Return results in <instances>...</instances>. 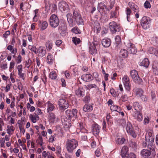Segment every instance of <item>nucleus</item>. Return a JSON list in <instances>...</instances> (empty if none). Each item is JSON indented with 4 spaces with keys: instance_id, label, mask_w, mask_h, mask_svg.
<instances>
[{
    "instance_id": "nucleus-28",
    "label": "nucleus",
    "mask_w": 158,
    "mask_h": 158,
    "mask_svg": "<svg viewBox=\"0 0 158 158\" xmlns=\"http://www.w3.org/2000/svg\"><path fill=\"white\" fill-rule=\"evenodd\" d=\"M148 52L150 53L154 54L158 57V49H155L153 47H150L149 48Z\"/></svg>"
},
{
    "instance_id": "nucleus-18",
    "label": "nucleus",
    "mask_w": 158,
    "mask_h": 158,
    "mask_svg": "<svg viewBox=\"0 0 158 158\" xmlns=\"http://www.w3.org/2000/svg\"><path fill=\"white\" fill-rule=\"evenodd\" d=\"M81 79L84 81L88 82L93 80V77L89 74H84L81 76Z\"/></svg>"
},
{
    "instance_id": "nucleus-24",
    "label": "nucleus",
    "mask_w": 158,
    "mask_h": 158,
    "mask_svg": "<svg viewBox=\"0 0 158 158\" xmlns=\"http://www.w3.org/2000/svg\"><path fill=\"white\" fill-rule=\"evenodd\" d=\"M149 62L147 58H144L139 64L140 66H143L146 68H148L149 65Z\"/></svg>"
},
{
    "instance_id": "nucleus-55",
    "label": "nucleus",
    "mask_w": 158,
    "mask_h": 158,
    "mask_svg": "<svg viewBox=\"0 0 158 158\" xmlns=\"http://www.w3.org/2000/svg\"><path fill=\"white\" fill-rule=\"evenodd\" d=\"M90 100V98L89 95H86L83 98V101L86 103L88 102Z\"/></svg>"
},
{
    "instance_id": "nucleus-5",
    "label": "nucleus",
    "mask_w": 158,
    "mask_h": 158,
    "mask_svg": "<svg viewBox=\"0 0 158 158\" xmlns=\"http://www.w3.org/2000/svg\"><path fill=\"white\" fill-rule=\"evenodd\" d=\"M77 110L76 109H73L72 110L68 109L65 112V114L68 119L74 120L77 118Z\"/></svg>"
},
{
    "instance_id": "nucleus-42",
    "label": "nucleus",
    "mask_w": 158,
    "mask_h": 158,
    "mask_svg": "<svg viewBox=\"0 0 158 158\" xmlns=\"http://www.w3.org/2000/svg\"><path fill=\"white\" fill-rule=\"evenodd\" d=\"M66 29V27L64 25H62L58 27V29L59 32L61 34L62 32L63 33L65 32Z\"/></svg>"
},
{
    "instance_id": "nucleus-11",
    "label": "nucleus",
    "mask_w": 158,
    "mask_h": 158,
    "mask_svg": "<svg viewBox=\"0 0 158 158\" xmlns=\"http://www.w3.org/2000/svg\"><path fill=\"white\" fill-rule=\"evenodd\" d=\"M126 129L129 135L131 136L134 138H136L137 136L136 134L135 133L131 123L129 122L127 123Z\"/></svg>"
},
{
    "instance_id": "nucleus-31",
    "label": "nucleus",
    "mask_w": 158,
    "mask_h": 158,
    "mask_svg": "<svg viewBox=\"0 0 158 158\" xmlns=\"http://www.w3.org/2000/svg\"><path fill=\"white\" fill-rule=\"evenodd\" d=\"M53 61L54 58L53 56L51 53H48L47 57V63L49 64H52L53 62Z\"/></svg>"
},
{
    "instance_id": "nucleus-62",
    "label": "nucleus",
    "mask_w": 158,
    "mask_h": 158,
    "mask_svg": "<svg viewBox=\"0 0 158 158\" xmlns=\"http://www.w3.org/2000/svg\"><path fill=\"white\" fill-rule=\"evenodd\" d=\"M5 139L4 138H2L0 140V147H5Z\"/></svg>"
},
{
    "instance_id": "nucleus-58",
    "label": "nucleus",
    "mask_w": 158,
    "mask_h": 158,
    "mask_svg": "<svg viewBox=\"0 0 158 158\" xmlns=\"http://www.w3.org/2000/svg\"><path fill=\"white\" fill-rule=\"evenodd\" d=\"M31 61L30 59H28L26 61L25 66L27 68H29L31 64Z\"/></svg>"
},
{
    "instance_id": "nucleus-21",
    "label": "nucleus",
    "mask_w": 158,
    "mask_h": 158,
    "mask_svg": "<svg viewBox=\"0 0 158 158\" xmlns=\"http://www.w3.org/2000/svg\"><path fill=\"white\" fill-rule=\"evenodd\" d=\"M46 104L47 107V111L48 113L52 111L55 108L54 105L49 101H48L46 103Z\"/></svg>"
},
{
    "instance_id": "nucleus-8",
    "label": "nucleus",
    "mask_w": 158,
    "mask_h": 158,
    "mask_svg": "<svg viewBox=\"0 0 158 158\" xmlns=\"http://www.w3.org/2000/svg\"><path fill=\"white\" fill-rule=\"evenodd\" d=\"M125 44L127 47V50L130 53L135 54L137 52V49L134 44L129 41L124 42Z\"/></svg>"
},
{
    "instance_id": "nucleus-34",
    "label": "nucleus",
    "mask_w": 158,
    "mask_h": 158,
    "mask_svg": "<svg viewBox=\"0 0 158 158\" xmlns=\"http://www.w3.org/2000/svg\"><path fill=\"white\" fill-rule=\"evenodd\" d=\"M93 107L91 105L86 104L83 107V110L85 112H89L93 110Z\"/></svg>"
},
{
    "instance_id": "nucleus-43",
    "label": "nucleus",
    "mask_w": 158,
    "mask_h": 158,
    "mask_svg": "<svg viewBox=\"0 0 158 158\" xmlns=\"http://www.w3.org/2000/svg\"><path fill=\"white\" fill-rule=\"evenodd\" d=\"M79 128L80 130V131L82 133H87L88 131L84 128L83 126L82 123H79Z\"/></svg>"
},
{
    "instance_id": "nucleus-37",
    "label": "nucleus",
    "mask_w": 158,
    "mask_h": 158,
    "mask_svg": "<svg viewBox=\"0 0 158 158\" xmlns=\"http://www.w3.org/2000/svg\"><path fill=\"white\" fill-rule=\"evenodd\" d=\"M47 50L50 51L52 48V43L51 41H48L46 42L45 44Z\"/></svg>"
},
{
    "instance_id": "nucleus-17",
    "label": "nucleus",
    "mask_w": 158,
    "mask_h": 158,
    "mask_svg": "<svg viewBox=\"0 0 158 158\" xmlns=\"http://www.w3.org/2000/svg\"><path fill=\"white\" fill-rule=\"evenodd\" d=\"M76 94L78 96L80 97H83L85 94V90L82 87H80L75 92Z\"/></svg>"
},
{
    "instance_id": "nucleus-48",
    "label": "nucleus",
    "mask_w": 158,
    "mask_h": 158,
    "mask_svg": "<svg viewBox=\"0 0 158 158\" xmlns=\"http://www.w3.org/2000/svg\"><path fill=\"white\" fill-rule=\"evenodd\" d=\"M49 77L52 79H55L57 77L56 73L55 72H52L49 74Z\"/></svg>"
},
{
    "instance_id": "nucleus-45",
    "label": "nucleus",
    "mask_w": 158,
    "mask_h": 158,
    "mask_svg": "<svg viewBox=\"0 0 158 158\" xmlns=\"http://www.w3.org/2000/svg\"><path fill=\"white\" fill-rule=\"evenodd\" d=\"M28 48L29 50L34 52L35 54L38 53V49L35 47L29 45Z\"/></svg>"
},
{
    "instance_id": "nucleus-23",
    "label": "nucleus",
    "mask_w": 158,
    "mask_h": 158,
    "mask_svg": "<svg viewBox=\"0 0 158 158\" xmlns=\"http://www.w3.org/2000/svg\"><path fill=\"white\" fill-rule=\"evenodd\" d=\"M38 51L41 57L44 56L46 54V50L45 48L43 47H40L38 49Z\"/></svg>"
},
{
    "instance_id": "nucleus-6",
    "label": "nucleus",
    "mask_w": 158,
    "mask_h": 158,
    "mask_svg": "<svg viewBox=\"0 0 158 158\" xmlns=\"http://www.w3.org/2000/svg\"><path fill=\"white\" fill-rule=\"evenodd\" d=\"M49 20L50 25L52 27L56 28L59 25V19L55 15H52L50 16Z\"/></svg>"
},
{
    "instance_id": "nucleus-63",
    "label": "nucleus",
    "mask_w": 158,
    "mask_h": 158,
    "mask_svg": "<svg viewBox=\"0 0 158 158\" xmlns=\"http://www.w3.org/2000/svg\"><path fill=\"white\" fill-rule=\"evenodd\" d=\"M2 88L4 89H5V92H7L10 89V85L9 84H8L6 87H2Z\"/></svg>"
},
{
    "instance_id": "nucleus-50",
    "label": "nucleus",
    "mask_w": 158,
    "mask_h": 158,
    "mask_svg": "<svg viewBox=\"0 0 158 158\" xmlns=\"http://www.w3.org/2000/svg\"><path fill=\"white\" fill-rule=\"evenodd\" d=\"M131 13V11L130 8H127L126 11V14L127 15V19L128 21L130 22V16Z\"/></svg>"
},
{
    "instance_id": "nucleus-2",
    "label": "nucleus",
    "mask_w": 158,
    "mask_h": 158,
    "mask_svg": "<svg viewBox=\"0 0 158 158\" xmlns=\"http://www.w3.org/2000/svg\"><path fill=\"white\" fill-rule=\"evenodd\" d=\"M154 136L152 131H148L145 135V141H143V146L144 148L146 147L148 145V147L150 149L154 150L156 146L154 143Z\"/></svg>"
},
{
    "instance_id": "nucleus-4",
    "label": "nucleus",
    "mask_w": 158,
    "mask_h": 158,
    "mask_svg": "<svg viewBox=\"0 0 158 158\" xmlns=\"http://www.w3.org/2000/svg\"><path fill=\"white\" fill-rule=\"evenodd\" d=\"M58 105L59 106L60 110L61 111H64L69 107V105L67 99L65 98L59 99Z\"/></svg>"
},
{
    "instance_id": "nucleus-3",
    "label": "nucleus",
    "mask_w": 158,
    "mask_h": 158,
    "mask_svg": "<svg viewBox=\"0 0 158 158\" xmlns=\"http://www.w3.org/2000/svg\"><path fill=\"white\" fill-rule=\"evenodd\" d=\"M78 145V142L75 139H69L66 142L65 147L67 151L69 153H72L73 150Z\"/></svg>"
},
{
    "instance_id": "nucleus-56",
    "label": "nucleus",
    "mask_w": 158,
    "mask_h": 158,
    "mask_svg": "<svg viewBox=\"0 0 158 158\" xmlns=\"http://www.w3.org/2000/svg\"><path fill=\"white\" fill-rule=\"evenodd\" d=\"M110 93L114 97H115L117 95L116 92L113 88L110 89Z\"/></svg>"
},
{
    "instance_id": "nucleus-14",
    "label": "nucleus",
    "mask_w": 158,
    "mask_h": 158,
    "mask_svg": "<svg viewBox=\"0 0 158 158\" xmlns=\"http://www.w3.org/2000/svg\"><path fill=\"white\" fill-rule=\"evenodd\" d=\"M132 115L139 122H141L143 120V115L140 111H135L132 114Z\"/></svg>"
},
{
    "instance_id": "nucleus-46",
    "label": "nucleus",
    "mask_w": 158,
    "mask_h": 158,
    "mask_svg": "<svg viewBox=\"0 0 158 158\" xmlns=\"http://www.w3.org/2000/svg\"><path fill=\"white\" fill-rule=\"evenodd\" d=\"M72 31L76 34H79L81 33L80 29L77 27H75L72 29Z\"/></svg>"
},
{
    "instance_id": "nucleus-49",
    "label": "nucleus",
    "mask_w": 158,
    "mask_h": 158,
    "mask_svg": "<svg viewBox=\"0 0 158 158\" xmlns=\"http://www.w3.org/2000/svg\"><path fill=\"white\" fill-rule=\"evenodd\" d=\"M129 145L131 147L133 148H135L136 147V143L133 140H131L129 142Z\"/></svg>"
},
{
    "instance_id": "nucleus-33",
    "label": "nucleus",
    "mask_w": 158,
    "mask_h": 158,
    "mask_svg": "<svg viewBox=\"0 0 158 158\" xmlns=\"http://www.w3.org/2000/svg\"><path fill=\"white\" fill-rule=\"evenodd\" d=\"M128 151V148L126 146L123 147L121 150V153L122 156H127V153Z\"/></svg>"
},
{
    "instance_id": "nucleus-52",
    "label": "nucleus",
    "mask_w": 158,
    "mask_h": 158,
    "mask_svg": "<svg viewBox=\"0 0 158 158\" xmlns=\"http://www.w3.org/2000/svg\"><path fill=\"white\" fill-rule=\"evenodd\" d=\"M61 147L60 146H57L56 148V153L59 156L61 155Z\"/></svg>"
},
{
    "instance_id": "nucleus-47",
    "label": "nucleus",
    "mask_w": 158,
    "mask_h": 158,
    "mask_svg": "<svg viewBox=\"0 0 158 158\" xmlns=\"http://www.w3.org/2000/svg\"><path fill=\"white\" fill-rule=\"evenodd\" d=\"M125 141V139L123 137L118 138L117 140V143L118 144L121 145L123 144Z\"/></svg>"
},
{
    "instance_id": "nucleus-13",
    "label": "nucleus",
    "mask_w": 158,
    "mask_h": 158,
    "mask_svg": "<svg viewBox=\"0 0 158 158\" xmlns=\"http://www.w3.org/2000/svg\"><path fill=\"white\" fill-rule=\"evenodd\" d=\"M93 45H91L89 47V52L90 54L93 55L97 53L96 47L98 46V42H93Z\"/></svg>"
},
{
    "instance_id": "nucleus-44",
    "label": "nucleus",
    "mask_w": 158,
    "mask_h": 158,
    "mask_svg": "<svg viewBox=\"0 0 158 158\" xmlns=\"http://www.w3.org/2000/svg\"><path fill=\"white\" fill-rule=\"evenodd\" d=\"M72 41L75 45L79 44L81 41L80 39L77 38L76 37H73L72 38Z\"/></svg>"
},
{
    "instance_id": "nucleus-60",
    "label": "nucleus",
    "mask_w": 158,
    "mask_h": 158,
    "mask_svg": "<svg viewBox=\"0 0 158 158\" xmlns=\"http://www.w3.org/2000/svg\"><path fill=\"white\" fill-rule=\"evenodd\" d=\"M144 6L146 8H150L151 7V5L150 3L148 1H146L145 2L144 4Z\"/></svg>"
},
{
    "instance_id": "nucleus-35",
    "label": "nucleus",
    "mask_w": 158,
    "mask_h": 158,
    "mask_svg": "<svg viewBox=\"0 0 158 158\" xmlns=\"http://www.w3.org/2000/svg\"><path fill=\"white\" fill-rule=\"evenodd\" d=\"M130 75L133 80L139 76L137 72L135 70H133L131 71Z\"/></svg>"
},
{
    "instance_id": "nucleus-61",
    "label": "nucleus",
    "mask_w": 158,
    "mask_h": 158,
    "mask_svg": "<svg viewBox=\"0 0 158 158\" xmlns=\"http://www.w3.org/2000/svg\"><path fill=\"white\" fill-rule=\"evenodd\" d=\"M117 14L116 12L114 11H111L110 13V18H116V15Z\"/></svg>"
},
{
    "instance_id": "nucleus-54",
    "label": "nucleus",
    "mask_w": 158,
    "mask_h": 158,
    "mask_svg": "<svg viewBox=\"0 0 158 158\" xmlns=\"http://www.w3.org/2000/svg\"><path fill=\"white\" fill-rule=\"evenodd\" d=\"M22 56L19 54V55L15 59L17 64H19L22 61Z\"/></svg>"
},
{
    "instance_id": "nucleus-38",
    "label": "nucleus",
    "mask_w": 158,
    "mask_h": 158,
    "mask_svg": "<svg viewBox=\"0 0 158 158\" xmlns=\"http://www.w3.org/2000/svg\"><path fill=\"white\" fill-rule=\"evenodd\" d=\"M135 93L138 97H140L143 94V91L142 89L138 88L136 89Z\"/></svg>"
},
{
    "instance_id": "nucleus-51",
    "label": "nucleus",
    "mask_w": 158,
    "mask_h": 158,
    "mask_svg": "<svg viewBox=\"0 0 158 158\" xmlns=\"http://www.w3.org/2000/svg\"><path fill=\"white\" fill-rule=\"evenodd\" d=\"M48 24L47 22L46 21H44L42 23L41 29L43 30L45 29L47 27Z\"/></svg>"
},
{
    "instance_id": "nucleus-22",
    "label": "nucleus",
    "mask_w": 158,
    "mask_h": 158,
    "mask_svg": "<svg viewBox=\"0 0 158 158\" xmlns=\"http://www.w3.org/2000/svg\"><path fill=\"white\" fill-rule=\"evenodd\" d=\"M129 5L130 8L134 10L135 12L138 13L139 11V8L138 6L132 2H129Z\"/></svg>"
},
{
    "instance_id": "nucleus-40",
    "label": "nucleus",
    "mask_w": 158,
    "mask_h": 158,
    "mask_svg": "<svg viewBox=\"0 0 158 158\" xmlns=\"http://www.w3.org/2000/svg\"><path fill=\"white\" fill-rule=\"evenodd\" d=\"M133 81L136 83H137L139 84H142L143 82V80L139 76H138L136 78L133 80Z\"/></svg>"
},
{
    "instance_id": "nucleus-9",
    "label": "nucleus",
    "mask_w": 158,
    "mask_h": 158,
    "mask_svg": "<svg viewBox=\"0 0 158 158\" xmlns=\"http://www.w3.org/2000/svg\"><path fill=\"white\" fill-rule=\"evenodd\" d=\"M147 149H143L141 152V154L142 156L143 157H148L150 156L151 154V153L153 152L152 153V154L153 155V156H155L156 153L154 152L155 151V148H154V150L150 149L148 147V145H147Z\"/></svg>"
},
{
    "instance_id": "nucleus-25",
    "label": "nucleus",
    "mask_w": 158,
    "mask_h": 158,
    "mask_svg": "<svg viewBox=\"0 0 158 158\" xmlns=\"http://www.w3.org/2000/svg\"><path fill=\"white\" fill-rule=\"evenodd\" d=\"M92 27L94 28L95 31H96L97 33H99L101 30V27L99 23L94 22Z\"/></svg>"
},
{
    "instance_id": "nucleus-10",
    "label": "nucleus",
    "mask_w": 158,
    "mask_h": 158,
    "mask_svg": "<svg viewBox=\"0 0 158 158\" xmlns=\"http://www.w3.org/2000/svg\"><path fill=\"white\" fill-rule=\"evenodd\" d=\"M150 23V18L146 16H143L141 20V25L144 29H147L149 27V24Z\"/></svg>"
},
{
    "instance_id": "nucleus-19",
    "label": "nucleus",
    "mask_w": 158,
    "mask_h": 158,
    "mask_svg": "<svg viewBox=\"0 0 158 158\" xmlns=\"http://www.w3.org/2000/svg\"><path fill=\"white\" fill-rule=\"evenodd\" d=\"M102 44L104 47H108L110 45V40L109 39H104L102 40Z\"/></svg>"
},
{
    "instance_id": "nucleus-1",
    "label": "nucleus",
    "mask_w": 158,
    "mask_h": 158,
    "mask_svg": "<svg viewBox=\"0 0 158 158\" xmlns=\"http://www.w3.org/2000/svg\"><path fill=\"white\" fill-rule=\"evenodd\" d=\"M67 20L69 26L73 27L76 23L78 25H82L84 23V21L78 11L77 10L73 11V16L72 18L71 14L68 13L67 15Z\"/></svg>"
},
{
    "instance_id": "nucleus-57",
    "label": "nucleus",
    "mask_w": 158,
    "mask_h": 158,
    "mask_svg": "<svg viewBox=\"0 0 158 158\" xmlns=\"http://www.w3.org/2000/svg\"><path fill=\"white\" fill-rule=\"evenodd\" d=\"M29 118L31 121L34 123H35L36 122V120L35 118V117L32 114H30L29 115Z\"/></svg>"
},
{
    "instance_id": "nucleus-32",
    "label": "nucleus",
    "mask_w": 158,
    "mask_h": 158,
    "mask_svg": "<svg viewBox=\"0 0 158 158\" xmlns=\"http://www.w3.org/2000/svg\"><path fill=\"white\" fill-rule=\"evenodd\" d=\"M56 118L55 115L53 113H50L48 116V119L51 123H54Z\"/></svg>"
},
{
    "instance_id": "nucleus-15",
    "label": "nucleus",
    "mask_w": 158,
    "mask_h": 158,
    "mask_svg": "<svg viewBox=\"0 0 158 158\" xmlns=\"http://www.w3.org/2000/svg\"><path fill=\"white\" fill-rule=\"evenodd\" d=\"M93 134L95 135H98L100 132V127L96 123L94 124L92 126Z\"/></svg>"
},
{
    "instance_id": "nucleus-20",
    "label": "nucleus",
    "mask_w": 158,
    "mask_h": 158,
    "mask_svg": "<svg viewBox=\"0 0 158 158\" xmlns=\"http://www.w3.org/2000/svg\"><path fill=\"white\" fill-rule=\"evenodd\" d=\"M133 106L136 111H139L142 108V106L139 102H135L133 103Z\"/></svg>"
},
{
    "instance_id": "nucleus-41",
    "label": "nucleus",
    "mask_w": 158,
    "mask_h": 158,
    "mask_svg": "<svg viewBox=\"0 0 158 158\" xmlns=\"http://www.w3.org/2000/svg\"><path fill=\"white\" fill-rule=\"evenodd\" d=\"M6 131L8 134L9 135L11 134L10 133L12 131L13 132L15 130V128L13 126H10L8 125L7 126Z\"/></svg>"
},
{
    "instance_id": "nucleus-39",
    "label": "nucleus",
    "mask_w": 158,
    "mask_h": 158,
    "mask_svg": "<svg viewBox=\"0 0 158 158\" xmlns=\"http://www.w3.org/2000/svg\"><path fill=\"white\" fill-rule=\"evenodd\" d=\"M98 9H102L103 10L104 9H106L108 10H109L108 9L106 6L102 2H100L98 4Z\"/></svg>"
},
{
    "instance_id": "nucleus-26",
    "label": "nucleus",
    "mask_w": 158,
    "mask_h": 158,
    "mask_svg": "<svg viewBox=\"0 0 158 158\" xmlns=\"http://www.w3.org/2000/svg\"><path fill=\"white\" fill-rule=\"evenodd\" d=\"M17 69L18 71V75L19 77L23 79L24 80L25 77H24V74L22 73V65L21 64L19 65L17 67Z\"/></svg>"
},
{
    "instance_id": "nucleus-53",
    "label": "nucleus",
    "mask_w": 158,
    "mask_h": 158,
    "mask_svg": "<svg viewBox=\"0 0 158 158\" xmlns=\"http://www.w3.org/2000/svg\"><path fill=\"white\" fill-rule=\"evenodd\" d=\"M19 121H18V123L19 124V126L20 130V131L21 132H22L23 134H24L25 133V129L24 128L22 127V125L19 123Z\"/></svg>"
},
{
    "instance_id": "nucleus-29",
    "label": "nucleus",
    "mask_w": 158,
    "mask_h": 158,
    "mask_svg": "<svg viewBox=\"0 0 158 158\" xmlns=\"http://www.w3.org/2000/svg\"><path fill=\"white\" fill-rule=\"evenodd\" d=\"M119 54L124 58L127 57L128 55V51L124 49H122L120 51Z\"/></svg>"
},
{
    "instance_id": "nucleus-7",
    "label": "nucleus",
    "mask_w": 158,
    "mask_h": 158,
    "mask_svg": "<svg viewBox=\"0 0 158 158\" xmlns=\"http://www.w3.org/2000/svg\"><path fill=\"white\" fill-rule=\"evenodd\" d=\"M110 30L112 34L115 33L116 32H119L120 30L119 25L114 21H112L109 23Z\"/></svg>"
},
{
    "instance_id": "nucleus-27",
    "label": "nucleus",
    "mask_w": 158,
    "mask_h": 158,
    "mask_svg": "<svg viewBox=\"0 0 158 158\" xmlns=\"http://www.w3.org/2000/svg\"><path fill=\"white\" fill-rule=\"evenodd\" d=\"M115 42L116 44V47L117 48H120L121 40V37L119 35H116L115 38Z\"/></svg>"
},
{
    "instance_id": "nucleus-30",
    "label": "nucleus",
    "mask_w": 158,
    "mask_h": 158,
    "mask_svg": "<svg viewBox=\"0 0 158 158\" xmlns=\"http://www.w3.org/2000/svg\"><path fill=\"white\" fill-rule=\"evenodd\" d=\"M7 49L10 51L11 53L15 55L17 52V49L16 48H14L13 46L11 45H9L7 48Z\"/></svg>"
},
{
    "instance_id": "nucleus-59",
    "label": "nucleus",
    "mask_w": 158,
    "mask_h": 158,
    "mask_svg": "<svg viewBox=\"0 0 158 158\" xmlns=\"http://www.w3.org/2000/svg\"><path fill=\"white\" fill-rule=\"evenodd\" d=\"M128 99V97L126 95H122L121 98V100L124 102L127 101Z\"/></svg>"
},
{
    "instance_id": "nucleus-36",
    "label": "nucleus",
    "mask_w": 158,
    "mask_h": 158,
    "mask_svg": "<svg viewBox=\"0 0 158 158\" xmlns=\"http://www.w3.org/2000/svg\"><path fill=\"white\" fill-rule=\"evenodd\" d=\"M110 109L112 111H116L119 112L121 111L120 107L116 105H112L110 107Z\"/></svg>"
},
{
    "instance_id": "nucleus-64",
    "label": "nucleus",
    "mask_w": 158,
    "mask_h": 158,
    "mask_svg": "<svg viewBox=\"0 0 158 158\" xmlns=\"http://www.w3.org/2000/svg\"><path fill=\"white\" fill-rule=\"evenodd\" d=\"M129 158H136V155L133 153H130V154L127 155Z\"/></svg>"
},
{
    "instance_id": "nucleus-16",
    "label": "nucleus",
    "mask_w": 158,
    "mask_h": 158,
    "mask_svg": "<svg viewBox=\"0 0 158 158\" xmlns=\"http://www.w3.org/2000/svg\"><path fill=\"white\" fill-rule=\"evenodd\" d=\"M58 6L61 11H65L68 8V5L64 1H61L58 4Z\"/></svg>"
},
{
    "instance_id": "nucleus-12",
    "label": "nucleus",
    "mask_w": 158,
    "mask_h": 158,
    "mask_svg": "<svg viewBox=\"0 0 158 158\" xmlns=\"http://www.w3.org/2000/svg\"><path fill=\"white\" fill-rule=\"evenodd\" d=\"M122 80L126 89L127 91H130L131 89V85L129 77L127 75H125L123 78Z\"/></svg>"
}]
</instances>
